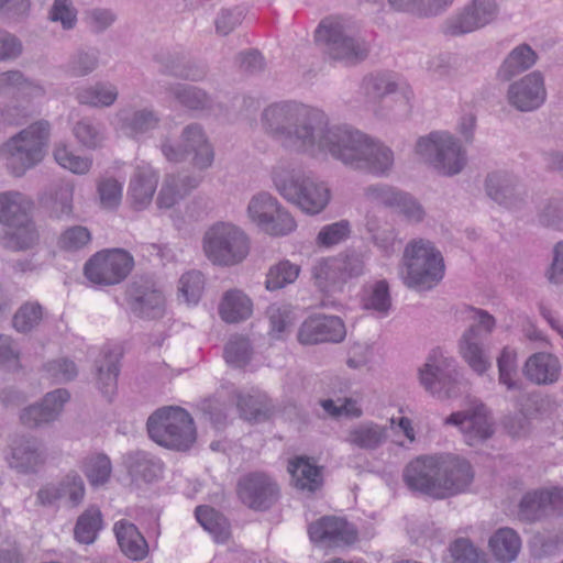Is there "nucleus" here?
I'll return each instance as SVG.
<instances>
[{
    "label": "nucleus",
    "instance_id": "f257e3e1",
    "mask_svg": "<svg viewBox=\"0 0 563 563\" xmlns=\"http://www.w3.org/2000/svg\"><path fill=\"white\" fill-rule=\"evenodd\" d=\"M263 125L283 145L312 156L330 154L355 168L383 174L393 165L389 148L369 141L358 131L327 128L321 111L291 102L265 109Z\"/></svg>",
    "mask_w": 563,
    "mask_h": 563
},
{
    "label": "nucleus",
    "instance_id": "f03ea898",
    "mask_svg": "<svg viewBox=\"0 0 563 563\" xmlns=\"http://www.w3.org/2000/svg\"><path fill=\"white\" fill-rule=\"evenodd\" d=\"M147 432L157 444L176 451L189 450L197 433L194 419L181 407H163L147 419Z\"/></svg>",
    "mask_w": 563,
    "mask_h": 563
},
{
    "label": "nucleus",
    "instance_id": "7ed1b4c3",
    "mask_svg": "<svg viewBox=\"0 0 563 563\" xmlns=\"http://www.w3.org/2000/svg\"><path fill=\"white\" fill-rule=\"evenodd\" d=\"M33 203L19 192L0 195V222L4 225L5 247L20 251L32 247L38 233L30 218Z\"/></svg>",
    "mask_w": 563,
    "mask_h": 563
},
{
    "label": "nucleus",
    "instance_id": "20e7f679",
    "mask_svg": "<svg viewBox=\"0 0 563 563\" xmlns=\"http://www.w3.org/2000/svg\"><path fill=\"white\" fill-rule=\"evenodd\" d=\"M48 136V122L40 121L3 144L1 154L14 176L23 175L43 159Z\"/></svg>",
    "mask_w": 563,
    "mask_h": 563
},
{
    "label": "nucleus",
    "instance_id": "39448f33",
    "mask_svg": "<svg viewBox=\"0 0 563 563\" xmlns=\"http://www.w3.org/2000/svg\"><path fill=\"white\" fill-rule=\"evenodd\" d=\"M404 261L407 269L404 279L409 287L430 289L443 278L441 253L428 241L411 242L405 250Z\"/></svg>",
    "mask_w": 563,
    "mask_h": 563
},
{
    "label": "nucleus",
    "instance_id": "423d86ee",
    "mask_svg": "<svg viewBox=\"0 0 563 563\" xmlns=\"http://www.w3.org/2000/svg\"><path fill=\"white\" fill-rule=\"evenodd\" d=\"M203 250L207 257L214 264L234 265L246 257L249 241L239 228L221 222L207 231Z\"/></svg>",
    "mask_w": 563,
    "mask_h": 563
},
{
    "label": "nucleus",
    "instance_id": "0eeeda50",
    "mask_svg": "<svg viewBox=\"0 0 563 563\" xmlns=\"http://www.w3.org/2000/svg\"><path fill=\"white\" fill-rule=\"evenodd\" d=\"M134 260L122 249L102 250L93 254L84 266V275L92 285L114 286L132 272Z\"/></svg>",
    "mask_w": 563,
    "mask_h": 563
},
{
    "label": "nucleus",
    "instance_id": "6e6552de",
    "mask_svg": "<svg viewBox=\"0 0 563 563\" xmlns=\"http://www.w3.org/2000/svg\"><path fill=\"white\" fill-rule=\"evenodd\" d=\"M274 183L284 198L297 205L306 213L317 214L329 203V188L310 177L286 179L282 175H276Z\"/></svg>",
    "mask_w": 563,
    "mask_h": 563
},
{
    "label": "nucleus",
    "instance_id": "1a4fd4ad",
    "mask_svg": "<svg viewBox=\"0 0 563 563\" xmlns=\"http://www.w3.org/2000/svg\"><path fill=\"white\" fill-rule=\"evenodd\" d=\"M423 388L433 397L444 400L459 396V372L453 357L432 354L419 369Z\"/></svg>",
    "mask_w": 563,
    "mask_h": 563
},
{
    "label": "nucleus",
    "instance_id": "9d476101",
    "mask_svg": "<svg viewBox=\"0 0 563 563\" xmlns=\"http://www.w3.org/2000/svg\"><path fill=\"white\" fill-rule=\"evenodd\" d=\"M416 151L444 175L460 173L465 164L461 146L448 133L433 132L421 137Z\"/></svg>",
    "mask_w": 563,
    "mask_h": 563
},
{
    "label": "nucleus",
    "instance_id": "9b49d317",
    "mask_svg": "<svg viewBox=\"0 0 563 563\" xmlns=\"http://www.w3.org/2000/svg\"><path fill=\"white\" fill-rule=\"evenodd\" d=\"M314 40L327 46L331 58L342 60L346 65L356 64L367 55L364 44L344 35L342 21L336 16L322 20L316 30Z\"/></svg>",
    "mask_w": 563,
    "mask_h": 563
},
{
    "label": "nucleus",
    "instance_id": "f8f14e48",
    "mask_svg": "<svg viewBox=\"0 0 563 563\" xmlns=\"http://www.w3.org/2000/svg\"><path fill=\"white\" fill-rule=\"evenodd\" d=\"M240 501L254 511H266L279 499L280 489L274 477L265 472H250L242 475L236 484Z\"/></svg>",
    "mask_w": 563,
    "mask_h": 563
},
{
    "label": "nucleus",
    "instance_id": "ddd939ff",
    "mask_svg": "<svg viewBox=\"0 0 563 563\" xmlns=\"http://www.w3.org/2000/svg\"><path fill=\"white\" fill-rule=\"evenodd\" d=\"M249 216L253 222L271 235H286L296 229L294 218L278 206L275 198L267 194L252 199L249 206Z\"/></svg>",
    "mask_w": 563,
    "mask_h": 563
},
{
    "label": "nucleus",
    "instance_id": "4468645a",
    "mask_svg": "<svg viewBox=\"0 0 563 563\" xmlns=\"http://www.w3.org/2000/svg\"><path fill=\"white\" fill-rule=\"evenodd\" d=\"M69 399L70 393L66 388L48 391L40 401L20 411V421L29 429L45 428L59 419Z\"/></svg>",
    "mask_w": 563,
    "mask_h": 563
},
{
    "label": "nucleus",
    "instance_id": "2eb2a0df",
    "mask_svg": "<svg viewBox=\"0 0 563 563\" xmlns=\"http://www.w3.org/2000/svg\"><path fill=\"white\" fill-rule=\"evenodd\" d=\"M440 459L435 498L442 499L464 492L473 479L470 463L451 454L440 455Z\"/></svg>",
    "mask_w": 563,
    "mask_h": 563
},
{
    "label": "nucleus",
    "instance_id": "dca6fc26",
    "mask_svg": "<svg viewBox=\"0 0 563 563\" xmlns=\"http://www.w3.org/2000/svg\"><path fill=\"white\" fill-rule=\"evenodd\" d=\"M345 335V324L339 317L317 313L302 322L298 331V341L305 345L338 343L343 341Z\"/></svg>",
    "mask_w": 563,
    "mask_h": 563
},
{
    "label": "nucleus",
    "instance_id": "f3484780",
    "mask_svg": "<svg viewBox=\"0 0 563 563\" xmlns=\"http://www.w3.org/2000/svg\"><path fill=\"white\" fill-rule=\"evenodd\" d=\"M308 533L312 542L325 547L350 545L357 539L354 526L335 516H324L312 522Z\"/></svg>",
    "mask_w": 563,
    "mask_h": 563
},
{
    "label": "nucleus",
    "instance_id": "a211bd4d",
    "mask_svg": "<svg viewBox=\"0 0 563 563\" xmlns=\"http://www.w3.org/2000/svg\"><path fill=\"white\" fill-rule=\"evenodd\" d=\"M364 263L357 256L322 258L312 268V276L320 288L346 282L363 274Z\"/></svg>",
    "mask_w": 563,
    "mask_h": 563
},
{
    "label": "nucleus",
    "instance_id": "6ab92c4d",
    "mask_svg": "<svg viewBox=\"0 0 563 563\" xmlns=\"http://www.w3.org/2000/svg\"><path fill=\"white\" fill-rule=\"evenodd\" d=\"M440 463V455L417 457L404 471L405 483L410 489L435 498Z\"/></svg>",
    "mask_w": 563,
    "mask_h": 563
},
{
    "label": "nucleus",
    "instance_id": "aec40b11",
    "mask_svg": "<svg viewBox=\"0 0 563 563\" xmlns=\"http://www.w3.org/2000/svg\"><path fill=\"white\" fill-rule=\"evenodd\" d=\"M184 150H174L172 146L163 145V153L170 162H179L187 154L192 153L194 165L198 168H206L213 161V151L198 126L190 125L184 131Z\"/></svg>",
    "mask_w": 563,
    "mask_h": 563
},
{
    "label": "nucleus",
    "instance_id": "412c9836",
    "mask_svg": "<svg viewBox=\"0 0 563 563\" xmlns=\"http://www.w3.org/2000/svg\"><path fill=\"white\" fill-rule=\"evenodd\" d=\"M46 462V452L41 441L34 437H21L11 448L9 465L21 474H34Z\"/></svg>",
    "mask_w": 563,
    "mask_h": 563
},
{
    "label": "nucleus",
    "instance_id": "4be33fe9",
    "mask_svg": "<svg viewBox=\"0 0 563 563\" xmlns=\"http://www.w3.org/2000/svg\"><path fill=\"white\" fill-rule=\"evenodd\" d=\"M545 99L543 78L539 73H532L514 84L509 89V101L521 111L539 108Z\"/></svg>",
    "mask_w": 563,
    "mask_h": 563
},
{
    "label": "nucleus",
    "instance_id": "5701e85b",
    "mask_svg": "<svg viewBox=\"0 0 563 563\" xmlns=\"http://www.w3.org/2000/svg\"><path fill=\"white\" fill-rule=\"evenodd\" d=\"M445 423L459 427L470 445L486 440L493 432L483 407L472 411L453 412L445 419Z\"/></svg>",
    "mask_w": 563,
    "mask_h": 563
},
{
    "label": "nucleus",
    "instance_id": "b1692460",
    "mask_svg": "<svg viewBox=\"0 0 563 563\" xmlns=\"http://www.w3.org/2000/svg\"><path fill=\"white\" fill-rule=\"evenodd\" d=\"M388 437L387 426L368 420L352 426L346 431L344 441L354 449L374 452L387 442Z\"/></svg>",
    "mask_w": 563,
    "mask_h": 563
},
{
    "label": "nucleus",
    "instance_id": "393cba45",
    "mask_svg": "<svg viewBox=\"0 0 563 563\" xmlns=\"http://www.w3.org/2000/svg\"><path fill=\"white\" fill-rule=\"evenodd\" d=\"M497 7L494 0H475L457 20L449 26L452 35L472 32L489 23L496 15Z\"/></svg>",
    "mask_w": 563,
    "mask_h": 563
},
{
    "label": "nucleus",
    "instance_id": "a878e982",
    "mask_svg": "<svg viewBox=\"0 0 563 563\" xmlns=\"http://www.w3.org/2000/svg\"><path fill=\"white\" fill-rule=\"evenodd\" d=\"M113 532L122 553L133 561H142L148 555V543L136 526L128 520L114 523Z\"/></svg>",
    "mask_w": 563,
    "mask_h": 563
},
{
    "label": "nucleus",
    "instance_id": "bb28decb",
    "mask_svg": "<svg viewBox=\"0 0 563 563\" xmlns=\"http://www.w3.org/2000/svg\"><path fill=\"white\" fill-rule=\"evenodd\" d=\"M119 373L120 354H98L93 361L95 384L108 401L117 393Z\"/></svg>",
    "mask_w": 563,
    "mask_h": 563
},
{
    "label": "nucleus",
    "instance_id": "cd10ccee",
    "mask_svg": "<svg viewBox=\"0 0 563 563\" xmlns=\"http://www.w3.org/2000/svg\"><path fill=\"white\" fill-rule=\"evenodd\" d=\"M123 462L128 473L135 482L152 483L163 475V462L148 452H130L124 455Z\"/></svg>",
    "mask_w": 563,
    "mask_h": 563
},
{
    "label": "nucleus",
    "instance_id": "c85d7f7f",
    "mask_svg": "<svg viewBox=\"0 0 563 563\" xmlns=\"http://www.w3.org/2000/svg\"><path fill=\"white\" fill-rule=\"evenodd\" d=\"M157 186V175L151 166L144 165L136 168L129 188V199L133 209L141 210L147 207Z\"/></svg>",
    "mask_w": 563,
    "mask_h": 563
},
{
    "label": "nucleus",
    "instance_id": "c756f323",
    "mask_svg": "<svg viewBox=\"0 0 563 563\" xmlns=\"http://www.w3.org/2000/svg\"><path fill=\"white\" fill-rule=\"evenodd\" d=\"M560 371L561 365L554 354H531L523 367L526 377L538 385L556 382Z\"/></svg>",
    "mask_w": 563,
    "mask_h": 563
},
{
    "label": "nucleus",
    "instance_id": "7c9ffc66",
    "mask_svg": "<svg viewBox=\"0 0 563 563\" xmlns=\"http://www.w3.org/2000/svg\"><path fill=\"white\" fill-rule=\"evenodd\" d=\"M218 311L224 322L238 323L252 316L253 302L243 291L231 289L224 292Z\"/></svg>",
    "mask_w": 563,
    "mask_h": 563
},
{
    "label": "nucleus",
    "instance_id": "2f4dec72",
    "mask_svg": "<svg viewBox=\"0 0 563 563\" xmlns=\"http://www.w3.org/2000/svg\"><path fill=\"white\" fill-rule=\"evenodd\" d=\"M236 406L243 419L254 422L267 420L274 410L272 401L265 394H239Z\"/></svg>",
    "mask_w": 563,
    "mask_h": 563
},
{
    "label": "nucleus",
    "instance_id": "473e14b6",
    "mask_svg": "<svg viewBox=\"0 0 563 563\" xmlns=\"http://www.w3.org/2000/svg\"><path fill=\"white\" fill-rule=\"evenodd\" d=\"M489 547L498 561L508 563L517 558L521 540L514 529L500 528L490 537Z\"/></svg>",
    "mask_w": 563,
    "mask_h": 563
},
{
    "label": "nucleus",
    "instance_id": "72a5a7b5",
    "mask_svg": "<svg viewBox=\"0 0 563 563\" xmlns=\"http://www.w3.org/2000/svg\"><path fill=\"white\" fill-rule=\"evenodd\" d=\"M80 470L92 487L102 486L109 482L112 474V463L104 453H90L80 462Z\"/></svg>",
    "mask_w": 563,
    "mask_h": 563
},
{
    "label": "nucleus",
    "instance_id": "f704fd0d",
    "mask_svg": "<svg viewBox=\"0 0 563 563\" xmlns=\"http://www.w3.org/2000/svg\"><path fill=\"white\" fill-rule=\"evenodd\" d=\"M368 195L377 198L386 206H397L401 212L410 220L419 221L422 219L423 211L421 207L409 196L397 192L390 188H369Z\"/></svg>",
    "mask_w": 563,
    "mask_h": 563
},
{
    "label": "nucleus",
    "instance_id": "c9c22d12",
    "mask_svg": "<svg viewBox=\"0 0 563 563\" xmlns=\"http://www.w3.org/2000/svg\"><path fill=\"white\" fill-rule=\"evenodd\" d=\"M288 472L295 486L299 489L314 492L321 485L319 467L311 464L306 457H296L289 462Z\"/></svg>",
    "mask_w": 563,
    "mask_h": 563
},
{
    "label": "nucleus",
    "instance_id": "e433bc0d",
    "mask_svg": "<svg viewBox=\"0 0 563 563\" xmlns=\"http://www.w3.org/2000/svg\"><path fill=\"white\" fill-rule=\"evenodd\" d=\"M102 529V515L98 507H88L77 519L74 528L75 539L84 544L95 542Z\"/></svg>",
    "mask_w": 563,
    "mask_h": 563
},
{
    "label": "nucleus",
    "instance_id": "4c0bfd02",
    "mask_svg": "<svg viewBox=\"0 0 563 563\" xmlns=\"http://www.w3.org/2000/svg\"><path fill=\"white\" fill-rule=\"evenodd\" d=\"M195 514L198 522L213 536L217 542H224L229 539L230 525L219 511L208 506H199Z\"/></svg>",
    "mask_w": 563,
    "mask_h": 563
},
{
    "label": "nucleus",
    "instance_id": "58836bf2",
    "mask_svg": "<svg viewBox=\"0 0 563 563\" xmlns=\"http://www.w3.org/2000/svg\"><path fill=\"white\" fill-rule=\"evenodd\" d=\"M547 489L528 492L519 504V517L525 521L540 520L549 516L547 504Z\"/></svg>",
    "mask_w": 563,
    "mask_h": 563
},
{
    "label": "nucleus",
    "instance_id": "ea45409f",
    "mask_svg": "<svg viewBox=\"0 0 563 563\" xmlns=\"http://www.w3.org/2000/svg\"><path fill=\"white\" fill-rule=\"evenodd\" d=\"M299 273L300 267L298 265L292 264L288 260L280 261L268 269L265 279V287L271 291L282 289L287 285L295 283Z\"/></svg>",
    "mask_w": 563,
    "mask_h": 563
},
{
    "label": "nucleus",
    "instance_id": "a19ab883",
    "mask_svg": "<svg viewBox=\"0 0 563 563\" xmlns=\"http://www.w3.org/2000/svg\"><path fill=\"white\" fill-rule=\"evenodd\" d=\"M536 59L537 55L531 47L528 45H521L509 54L501 66L500 74L504 79L508 80L516 74L531 67L536 63Z\"/></svg>",
    "mask_w": 563,
    "mask_h": 563
},
{
    "label": "nucleus",
    "instance_id": "79ce46f5",
    "mask_svg": "<svg viewBox=\"0 0 563 563\" xmlns=\"http://www.w3.org/2000/svg\"><path fill=\"white\" fill-rule=\"evenodd\" d=\"M45 376L56 384L74 380L78 375L76 363L67 356H57L43 366Z\"/></svg>",
    "mask_w": 563,
    "mask_h": 563
},
{
    "label": "nucleus",
    "instance_id": "37998d69",
    "mask_svg": "<svg viewBox=\"0 0 563 563\" xmlns=\"http://www.w3.org/2000/svg\"><path fill=\"white\" fill-rule=\"evenodd\" d=\"M62 498L67 497L70 507H78L86 494L81 476L76 471H69L59 483H57Z\"/></svg>",
    "mask_w": 563,
    "mask_h": 563
},
{
    "label": "nucleus",
    "instance_id": "c03bdc74",
    "mask_svg": "<svg viewBox=\"0 0 563 563\" xmlns=\"http://www.w3.org/2000/svg\"><path fill=\"white\" fill-rule=\"evenodd\" d=\"M453 0H389L397 10L410 11L419 16L437 14Z\"/></svg>",
    "mask_w": 563,
    "mask_h": 563
},
{
    "label": "nucleus",
    "instance_id": "a18cd8bd",
    "mask_svg": "<svg viewBox=\"0 0 563 563\" xmlns=\"http://www.w3.org/2000/svg\"><path fill=\"white\" fill-rule=\"evenodd\" d=\"M466 313L467 318L474 322L470 331L463 338L464 342L467 344V352H481L477 343L472 342V336L475 334V331L490 332L495 327V319L487 312L475 308H468Z\"/></svg>",
    "mask_w": 563,
    "mask_h": 563
},
{
    "label": "nucleus",
    "instance_id": "49530a36",
    "mask_svg": "<svg viewBox=\"0 0 563 563\" xmlns=\"http://www.w3.org/2000/svg\"><path fill=\"white\" fill-rule=\"evenodd\" d=\"M205 288L203 275L200 272H188L179 279V296L188 305H196Z\"/></svg>",
    "mask_w": 563,
    "mask_h": 563
},
{
    "label": "nucleus",
    "instance_id": "de8ad7c7",
    "mask_svg": "<svg viewBox=\"0 0 563 563\" xmlns=\"http://www.w3.org/2000/svg\"><path fill=\"white\" fill-rule=\"evenodd\" d=\"M54 158L59 166L74 174H86L92 164L90 158L74 155L64 144L55 147Z\"/></svg>",
    "mask_w": 563,
    "mask_h": 563
},
{
    "label": "nucleus",
    "instance_id": "09e8293b",
    "mask_svg": "<svg viewBox=\"0 0 563 563\" xmlns=\"http://www.w3.org/2000/svg\"><path fill=\"white\" fill-rule=\"evenodd\" d=\"M196 187L195 185L188 186L186 183L178 181L175 177H167L158 194L157 206L161 209H167L173 207L179 198L188 192L189 189Z\"/></svg>",
    "mask_w": 563,
    "mask_h": 563
},
{
    "label": "nucleus",
    "instance_id": "8fccbe9b",
    "mask_svg": "<svg viewBox=\"0 0 563 563\" xmlns=\"http://www.w3.org/2000/svg\"><path fill=\"white\" fill-rule=\"evenodd\" d=\"M133 309L142 317L155 318L164 307V297L161 291L148 290L136 297L132 303Z\"/></svg>",
    "mask_w": 563,
    "mask_h": 563
},
{
    "label": "nucleus",
    "instance_id": "3c124183",
    "mask_svg": "<svg viewBox=\"0 0 563 563\" xmlns=\"http://www.w3.org/2000/svg\"><path fill=\"white\" fill-rule=\"evenodd\" d=\"M499 371V383L505 385L508 390H519L521 383L518 379L516 354H500L497 358Z\"/></svg>",
    "mask_w": 563,
    "mask_h": 563
},
{
    "label": "nucleus",
    "instance_id": "603ef678",
    "mask_svg": "<svg viewBox=\"0 0 563 563\" xmlns=\"http://www.w3.org/2000/svg\"><path fill=\"white\" fill-rule=\"evenodd\" d=\"M42 317V307L38 303L27 302L15 312L13 327L20 332L31 331L41 322Z\"/></svg>",
    "mask_w": 563,
    "mask_h": 563
},
{
    "label": "nucleus",
    "instance_id": "864d4df0",
    "mask_svg": "<svg viewBox=\"0 0 563 563\" xmlns=\"http://www.w3.org/2000/svg\"><path fill=\"white\" fill-rule=\"evenodd\" d=\"M118 92L113 87L96 86L78 92L80 103L93 107H104L112 104L117 99Z\"/></svg>",
    "mask_w": 563,
    "mask_h": 563
},
{
    "label": "nucleus",
    "instance_id": "5fc2aeb1",
    "mask_svg": "<svg viewBox=\"0 0 563 563\" xmlns=\"http://www.w3.org/2000/svg\"><path fill=\"white\" fill-rule=\"evenodd\" d=\"M198 407L216 428H220L225 423L227 404L220 396L206 398L200 401Z\"/></svg>",
    "mask_w": 563,
    "mask_h": 563
},
{
    "label": "nucleus",
    "instance_id": "6e6d98bb",
    "mask_svg": "<svg viewBox=\"0 0 563 563\" xmlns=\"http://www.w3.org/2000/svg\"><path fill=\"white\" fill-rule=\"evenodd\" d=\"M267 316L271 322V334L279 338L288 323L291 321V311L284 305H271L267 309Z\"/></svg>",
    "mask_w": 563,
    "mask_h": 563
},
{
    "label": "nucleus",
    "instance_id": "4d7b16f0",
    "mask_svg": "<svg viewBox=\"0 0 563 563\" xmlns=\"http://www.w3.org/2000/svg\"><path fill=\"white\" fill-rule=\"evenodd\" d=\"M350 227L346 221L332 223L324 227L318 234V243L323 246H332L347 238Z\"/></svg>",
    "mask_w": 563,
    "mask_h": 563
},
{
    "label": "nucleus",
    "instance_id": "13d9d810",
    "mask_svg": "<svg viewBox=\"0 0 563 563\" xmlns=\"http://www.w3.org/2000/svg\"><path fill=\"white\" fill-rule=\"evenodd\" d=\"M363 87L368 97L373 99H380L384 96L394 92L396 85L390 80L389 76L380 75L365 78Z\"/></svg>",
    "mask_w": 563,
    "mask_h": 563
},
{
    "label": "nucleus",
    "instance_id": "bf43d9fd",
    "mask_svg": "<svg viewBox=\"0 0 563 563\" xmlns=\"http://www.w3.org/2000/svg\"><path fill=\"white\" fill-rule=\"evenodd\" d=\"M90 239V232L86 228L73 227L62 234L59 245L68 251L78 250L87 245Z\"/></svg>",
    "mask_w": 563,
    "mask_h": 563
},
{
    "label": "nucleus",
    "instance_id": "052dcab7",
    "mask_svg": "<svg viewBox=\"0 0 563 563\" xmlns=\"http://www.w3.org/2000/svg\"><path fill=\"white\" fill-rule=\"evenodd\" d=\"M453 563H481L477 549L467 540L459 539L451 547Z\"/></svg>",
    "mask_w": 563,
    "mask_h": 563
},
{
    "label": "nucleus",
    "instance_id": "680f3d73",
    "mask_svg": "<svg viewBox=\"0 0 563 563\" xmlns=\"http://www.w3.org/2000/svg\"><path fill=\"white\" fill-rule=\"evenodd\" d=\"M101 205L106 208L117 207L122 198V185L115 179H106L98 186Z\"/></svg>",
    "mask_w": 563,
    "mask_h": 563
},
{
    "label": "nucleus",
    "instance_id": "e2e57ef3",
    "mask_svg": "<svg viewBox=\"0 0 563 563\" xmlns=\"http://www.w3.org/2000/svg\"><path fill=\"white\" fill-rule=\"evenodd\" d=\"M390 306L388 285L385 280L378 282L371 295L365 299V307L378 312H386Z\"/></svg>",
    "mask_w": 563,
    "mask_h": 563
},
{
    "label": "nucleus",
    "instance_id": "0e129e2a",
    "mask_svg": "<svg viewBox=\"0 0 563 563\" xmlns=\"http://www.w3.org/2000/svg\"><path fill=\"white\" fill-rule=\"evenodd\" d=\"M53 21H60L65 29H70L76 22V12L71 8L69 0H55L51 11Z\"/></svg>",
    "mask_w": 563,
    "mask_h": 563
},
{
    "label": "nucleus",
    "instance_id": "69168bd1",
    "mask_svg": "<svg viewBox=\"0 0 563 563\" xmlns=\"http://www.w3.org/2000/svg\"><path fill=\"white\" fill-rule=\"evenodd\" d=\"M74 134L81 145L95 148L100 143V134L89 122L80 121L74 128Z\"/></svg>",
    "mask_w": 563,
    "mask_h": 563
},
{
    "label": "nucleus",
    "instance_id": "338daca9",
    "mask_svg": "<svg viewBox=\"0 0 563 563\" xmlns=\"http://www.w3.org/2000/svg\"><path fill=\"white\" fill-rule=\"evenodd\" d=\"M157 119L151 112L135 113L131 123L125 125L126 135L134 136L137 133L145 132L156 125Z\"/></svg>",
    "mask_w": 563,
    "mask_h": 563
},
{
    "label": "nucleus",
    "instance_id": "774afa93",
    "mask_svg": "<svg viewBox=\"0 0 563 563\" xmlns=\"http://www.w3.org/2000/svg\"><path fill=\"white\" fill-rule=\"evenodd\" d=\"M549 280L554 284L563 283V243L554 249V260L549 272Z\"/></svg>",
    "mask_w": 563,
    "mask_h": 563
}]
</instances>
